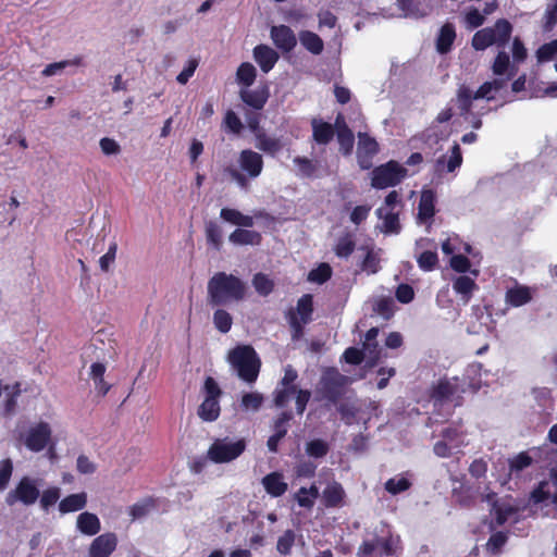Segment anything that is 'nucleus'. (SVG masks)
Instances as JSON below:
<instances>
[{"mask_svg":"<svg viewBox=\"0 0 557 557\" xmlns=\"http://www.w3.org/2000/svg\"><path fill=\"white\" fill-rule=\"evenodd\" d=\"M248 286L238 276L223 271L215 272L207 284V301L210 307H225L243 301Z\"/></svg>","mask_w":557,"mask_h":557,"instance_id":"1","label":"nucleus"},{"mask_svg":"<svg viewBox=\"0 0 557 557\" xmlns=\"http://www.w3.org/2000/svg\"><path fill=\"white\" fill-rule=\"evenodd\" d=\"M349 377L342 374L336 368H326L320 377L319 385L315 391V399L318 401H326L329 405L337 406L339 413L345 414L347 406L339 404L346 392Z\"/></svg>","mask_w":557,"mask_h":557,"instance_id":"2","label":"nucleus"},{"mask_svg":"<svg viewBox=\"0 0 557 557\" xmlns=\"http://www.w3.org/2000/svg\"><path fill=\"white\" fill-rule=\"evenodd\" d=\"M228 361L240 380L251 384L258 379L261 360L250 345H238L228 354Z\"/></svg>","mask_w":557,"mask_h":557,"instance_id":"3","label":"nucleus"},{"mask_svg":"<svg viewBox=\"0 0 557 557\" xmlns=\"http://www.w3.org/2000/svg\"><path fill=\"white\" fill-rule=\"evenodd\" d=\"M512 24L506 18H498L493 26L479 29L471 39V47L475 51H484L491 46L504 49L510 40Z\"/></svg>","mask_w":557,"mask_h":557,"instance_id":"4","label":"nucleus"},{"mask_svg":"<svg viewBox=\"0 0 557 557\" xmlns=\"http://www.w3.org/2000/svg\"><path fill=\"white\" fill-rule=\"evenodd\" d=\"M238 164L242 171L231 166L225 171L239 187L247 189L249 186L248 178L255 180L262 173L263 158L252 149H244L239 152Z\"/></svg>","mask_w":557,"mask_h":557,"instance_id":"5","label":"nucleus"},{"mask_svg":"<svg viewBox=\"0 0 557 557\" xmlns=\"http://www.w3.org/2000/svg\"><path fill=\"white\" fill-rule=\"evenodd\" d=\"M205 399L197 409L198 417L205 422H214L221 413L220 397L222 389L212 376H207L203 382Z\"/></svg>","mask_w":557,"mask_h":557,"instance_id":"6","label":"nucleus"},{"mask_svg":"<svg viewBox=\"0 0 557 557\" xmlns=\"http://www.w3.org/2000/svg\"><path fill=\"white\" fill-rule=\"evenodd\" d=\"M467 392L465 384L459 377L441 379L433 385L430 397L435 405L450 401L455 407L463 404V394Z\"/></svg>","mask_w":557,"mask_h":557,"instance_id":"7","label":"nucleus"},{"mask_svg":"<svg viewBox=\"0 0 557 557\" xmlns=\"http://www.w3.org/2000/svg\"><path fill=\"white\" fill-rule=\"evenodd\" d=\"M407 175V170L397 161L391 160L376 166L372 171L371 185L376 189H384L398 185Z\"/></svg>","mask_w":557,"mask_h":557,"instance_id":"8","label":"nucleus"},{"mask_svg":"<svg viewBox=\"0 0 557 557\" xmlns=\"http://www.w3.org/2000/svg\"><path fill=\"white\" fill-rule=\"evenodd\" d=\"M398 539L374 535L364 540L358 548V557H394L397 553Z\"/></svg>","mask_w":557,"mask_h":557,"instance_id":"9","label":"nucleus"},{"mask_svg":"<svg viewBox=\"0 0 557 557\" xmlns=\"http://www.w3.org/2000/svg\"><path fill=\"white\" fill-rule=\"evenodd\" d=\"M450 482L454 502L462 508L474 507L480 496V487L471 484L466 474L451 475Z\"/></svg>","mask_w":557,"mask_h":557,"instance_id":"10","label":"nucleus"},{"mask_svg":"<svg viewBox=\"0 0 557 557\" xmlns=\"http://www.w3.org/2000/svg\"><path fill=\"white\" fill-rule=\"evenodd\" d=\"M246 449L244 438L228 442L227 438L215 440L208 449V458L215 463H225L239 457Z\"/></svg>","mask_w":557,"mask_h":557,"instance_id":"11","label":"nucleus"},{"mask_svg":"<svg viewBox=\"0 0 557 557\" xmlns=\"http://www.w3.org/2000/svg\"><path fill=\"white\" fill-rule=\"evenodd\" d=\"M39 496L40 492L35 481L28 476H23L16 486L7 494L5 504L8 506H14L16 503H21L25 506H32L37 502Z\"/></svg>","mask_w":557,"mask_h":557,"instance_id":"12","label":"nucleus"},{"mask_svg":"<svg viewBox=\"0 0 557 557\" xmlns=\"http://www.w3.org/2000/svg\"><path fill=\"white\" fill-rule=\"evenodd\" d=\"M117 535L107 532L92 540L88 548V557H110L117 546Z\"/></svg>","mask_w":557,"mask_h":557,"instance_id":"13","label":"nucleus"},{"mask_svg":"<svg viewBox=\"0 0 557 557\" xmlns=\"http://www.w3.org/2000/svg\"><path fill=\"white\" fill-rule=\"evenodd\" d=\"M270 36L275 47L283 53L292 52L297 46V37L287 25H275L271 27Z\"/></svg>","mask_w":557,"mask_h":557,"instance_id":"14","label":"nucleus"},{"mask_svg":"<svg viewBox=\"0 0 557 557\" xmlns=\"http://www.w3.org/2000/svg\"><path fill=\"white\" fill-rule=\"evenodd\" d=\"M51 429L47 422H39L32 428L25 438V446L32 451H41L50 442Z\"/></svg>","mask_w":557,"mask_h":557,"instance_id":"15","label":"nucleus"},{"mask_svg":"<svg viewBox=\"0 0 557 557\" xmlns=\"http://www.w3.org/2000/svg\"><path fill=\"white\" fill-rule=\"evenodd\" d=\"M436 193L431 188H423L418 203L417 220L419 223H430L436 213Z\"/></svg>","mask_w":557,"mask_h":557,"instance_id":"16","label":"nucleus"},{"mask_svg":"<svg viewBox=\"0 0 557 557\" xmlns=\"http://www.w3.org/2000/svg\"><path fill=\"white\" fill-rule=\"evenodd\" d=\"M270 97L268 86H262L257 89L242 88L239 90L240 100L248 107L256 111H260L264 108Z\"/></svg>","mask_w":557,"mask_h":557,"instance_id":"17","label":"nucleus"},{"mask_svg":"<svg viewBox=\"0 0 557 557\" xmlns=\"http://www.w3.org/2000/svg\"><path fill=\"white\" fill-rule=\"evenodd\" d=\"M457 38L456 26L451 22L444 23L436 36L435 48L440 54H447L451 51Z\"/></svg>","mask_w":557,"mask_h":557,"instance_id":"18","label":"nucleus"},{"mask_svg":"<svg viewBox=\"0 0 557 557\" xmlns=\"http://www.w3.org/2000/svg\"><path fill=\"white\" fill-rule=\"evenodd\" d=\"M491 70L496 76L507 75V79H511L518 73V66L510 60L509 54L504 50H499L493 60Z\"/></svg>","mask_w":557,"mask_h":557,"instance_id":"19","label":"nucleus"},{"mask_svg":"<svg viewBox=\"0 0 557 557\" xmlns=\"http://www.w3.org/2000/svg\"><path fill=\"white\" fill-rule=\"evenodd\" d=\"M278 58V53L267 45L261 44L253 48V59L263 73H269Z\"/></svg>","mask_w":557,"mask_h":557,"instance_id":"20","label":"nucleus"},{"mask_svg":"<svg viewBox=\"0 0 557 557\" xmlns=\"http://www.w3.org/2000/svg\"><path fill=\"white\" fill-rule=\"evenodd\" d=\"M337 141L344 154H350L354 148L355 136L339 113L335 120Z\"/></svg>","mask_w":557,"mask_h":557,"instance_id":"21","label":"nucleus"},{"mask_svg":"<svg viewBox=\"0 0 557 557\" xmlns=\"http://www.w3.org/2000/svg\"><path fill=\"white\" fill-rule=\"evenodd\" d=\"M261 483L265 492L272 497H281L288 490V485L284 481L283 474L277 471L264 475Z\"/></svg>","mask_w":557,"mask_h":557,"instance_id":"22","label":"nucleus"},{"mask_svg":"<svg viewBox=\"0 0 557 557\" xmlns=\"http://www.w3.org/2000/svg\"><path fill=\"white\" fill-rule=\"evenodd\" d=\"M76 528L84 535L94 536L100 532L101 523L96 513L84 511L77 517Z\"/></svg>","mask_w":557,"mask_h":557,"instance_id":"23","label":"nucleus"},{"mask_svg":"<svg viewBox=\"0 0 557 557\" xmlns=\"http://www.w3.org/2000/svg\"><path fill=\"white\" fill-rule=\"evenodd\" d=\"M346 494L341 483L333 482L323 491V504L327 508L341 507L344 504Z\"/></svg>","mask_w":557,"mask_h":557,"instance_id":"24","label":"nucleus"},{"mask_svg":"<svg viewBox=\"0 0 557 557\" xmlns=\"http://www.w3.org/2000/svg\"><path fill=\"white\" fill-rule=\"evenodd\" d=\"M312 125V137L313 140L319 145H327L331 143L335 135V128L332 124L323 121L313 119Z\"/></svg>","mask_w":557,"mask_h":557,"instance_id":"25","label":"nucleus"},{"mask_svg":"<svg viewBox=\"0 0 557 557\" xmlns=\"http://www.w3.org/2000/svg\"><path fill=\"white\" fill-rule=\"evenodd\" d=\"M228 240L234 245H251V246H259L262 242V236L257 231H250L245 228H236L233 231L230 236Z\"/></svg>","mask_w":557,"mask_h":557,"instance_id":"26","label":"nucleus"},{"mask_svg":"<svg viewBox=\"0 0 557 557\" xmlns=\"http://www.w3.org/2000/svg\"><path fill=\"white\" fill-rule=\"evenodd\" d=\"M453 289L456 294L460 295V299L463 304H468L473 292L478 289V284L473 278L467 275H460L454 280Z\"/></svg>","mask_w":557,"mask_h":557,"instance_id":"27","label":"nucleus"},{"mask_svg":"<svg viewBox=\"0 0 557 557\" xmlns=\"http://www.w3.org/2000/svg\"><path fill=\"white\" fill-rule=\"evenodd\" d=\"M87 505V494L85 492L71 494L59 503V511L62 515L82 510Z\"/></svg>","mask_w":557,"mask_h":557,"instance_id":"28","label":"nucleus"},{"mask_svg":"<svg viewBox=\"0 0 557 557\" xmlns=\"http://www.w3.org/2000/svg\"><path fill=\"white\" fill-rule=\"evenodd\" d=\"M299 41L301 46L310 53L314 55H319L324 50V42L322 38L311 32V30H301L298 35Z\"/></svg>","mask_w":557,"mask_h":557,"instance_id":"29","label":"nucleus"},{"mask_svg":"<svg viewBox=\"0 0 557 557\" xmlns=\"http://www.w3.org/2000/svg\"><path fill=\"white\" fill-rule=\"evenodd\" d=\"M532 295L528 286L518 285L506 292L505 300L511 307H521L531 301Z\"/></svg>","mask_w":557,"mask_h":557,"instance_id":"30","label":"nucleus"},{"mask_svg":"<svg viewBox=\"0 0 557 557\" xmlns=\"http://www.w3.org/2000/svg\"><path fill=\"white\" fill-rule=\"evenodd\" d=\"M256 148L267 154L274 157L282 150L283 144L280 138L269 136L265 132H263L258 134L256 137Z\"/></svg>","mask_w":557,"mask_h":557,"instance_id":"31","label":"nucleus"},{"mask_svg":"<svg viewBox=\"0 0 557 557\" xmlns=\"http://www.w3.org/2000/svg\"><path fill=\"white\" fill-rule=\"evenodd\" d=\"M355 248V235L350 232H346L337 238L334 246V252L337 257L347 259L352 255Z\"/></svg>","mask_w":557,"mask_h":557,"instance_id":"32","label":"nucleus"},{"mask_svg":"<svg viewBox=\"0 0 557 557\" xmlns=\"http://www.w3.org/2000/svg\"><path fill=\"white\" fill-rule=\"evenodd\" d=\"M157 506V499L152 496H148L132 505L128 508V513L132 517V520L135 521L149 515V512L156 509Z\"/></svg>","mask_w":557,"mask_h":557,"instance_id":"33","label":"nucleus"},{"mask_svg":"<svg viewBox=\"0 0 557 557\" xmlns=\"http://www.w3.org/2000/svg\"><path fill=\"white\" fill-rule=\"evenodd\" d=\"M298 317V321L309 323L313 314V296L311 294H304L298 300L294 309Z\"/></svg>","mask_w":557,"mask_h":557,"instance_id":"34","label":"nucleus"},{"mask_svg":"<svg viewBox=\"0 0 557 557\" xmlns=\"http://www.w3.org/2000/svg\"><path fill=\"white\" fill-rule=\"evenodd\" d=\"M376 215L383 220V231L388 234H398L400 232L399 214L394 210L384 213V208L376 210Z\"/></svg>","mask_w":557,"mask_h":557,"instance_id":"35","label":"nucleus"},{"mask_svg":"<svg viewBox=\"0 0 557 557\" xmlns=\"http://www.w3.org/2000/svg\"><path fill=\"white\" fill-rule=\"evenodd\" d=\"M358 158L362 157L372 158L379 152V144L377 141L369 136L367 133L358 134Z\"/></svg>","mask_w":557,"mask_h":557,"instance_id":"36","label":"nucleus"},{"mask_svg":"<svg viewBox=\"0 0 557 557\" xmlns=\"http://www.w3.org/2000/svg\"><path fill=\"white\" fill-rule=\"evenodd\" d=\"M215 308L216 309L214 310L213 315H212L213 325L219 332L226 334L232 329L233 317L223 307H215Z\"/></svg>","mask_w":557,"mask_h":557,"instance_id":"37","label":"nucleus"},{"mask_svg":"<svg viewBox=\"0 0 557 557\" xmlns=\"http://www.w3.org/2000/svg\"><path fill=\"white\" fill-rule=\"evenodd\" d=\"M257 77L256 67L249 62H243L236 71V79L244 88L250 87Z\"/></svg>","mask_w":557,"mask_h":557,"instance_id":"38","label":"nucleus"},{"mask_svg":"<svg viewBox=\"0 0 557 557\" xmlns=\"http://www.w3.org/2000/svg\"><path fill=\"white\" fill-rule=\"evenodd\" d=\"M474 95L471 89L465 85L460 86L457 91V106L460 115L465 116L470 113Z\"/></svg>","mask_w":557,"mask_h":557,"instance_id":"39","label":"nucleus"},{"mask_svg":"<svg viewBox=\"0 0 557 557\" xmlns=\"http://www.w3.org/2000/svg\"><path fill=\"white\" fill-rule=\"evenodd\" d=\"M361 249L367 250V253L360 264L362 271L369 274H375L380 270V258L372 247L362 246Z\"/></svg>","mask_w":557,"mask_h":557,"instance_id":"40","label":"nucleus"},{"mask_svg":"<svg viewBox=\"0 0 557 557\" xmlns=\"http://www.w3.org/2000/svg\"><path fill=\"white\" fill-rule=\"evenodd\" d=\"M492 510L495 516V521L498 525L505 524L518 511L516 507L508 503L498 504L497 502L493 503Z\"/></svg>","mask_w":557,"mask_h":557,"instance_id":"41","label":"nucleus"},{"mask_svg":"<svg viewBox=\"0 0 557 557\" xmlns=\"http://www.w3.org/2000/svg\"><path fill=\"white\" fill-rule=\"evenodd\" d=\"M252 285L260 296H269L274 289V282L264 273H257L252 277Z\"/></svg>","mask_w":557,"mask_h":557,"instance_id":"42","label":"nucleus"},{"mask_svg":"<svg viewBox=\"0 0 557 557\" xmlns=\"http://www.w3.org/2000/svg\"><path fill=\"white\" fill-rule=\"evenodd\" d=\"M330 451L327 442L321 438H314L306 444V454L312 458H323Z\"/></svg>","mask_w":557,"mask_h":557,"instance_id":"43","label":"nucleus"},{"mask_svg":"<svg viewBox=\"0 0 557 557\" xmlns=\"http://www.w3.org/2000/svg\"><path fill=\"white\" fill-rule=\"evenodd\" d=\"M411 485H412V483L410 482L409 479H407L405 476H399V478L395 476V478L388 479L385 482L384 487H385L386 492H388L389 494L397 495V494L408 491L411 487Z\"/></svg>","mask_w":557,"mask_h":557,"instance_id":"44","label":"nucleus"},{"mask_svg":"<svg viewBox=\"0 0 557 557\" xmlns=\"http://www.w3.org/2000/svg\"><path fill=\"white\" fill-rule=\"evenodd\" d=\"M206 237L207 242L212 245L216 250L222 247V230L214 221L206 223Z\"/></svg>","mask_w":557,"mask_h":557,"instance_id":"45","label":"nucleus"},{"mask_svg":"<svg viewBox=\"0 0 557 557\" xmlns=\"http://www.w3.org/2000/svg\"><path fill=\"white\" fill-rule=\"evenodd\" d=\"M332 276V268L329 263H320L308 274V280L313 283L323 284Z\"/></svg>","mask_w":557,"mask_h":557,"instance_id":"46","label":"nucleus"},{"mask_svg":"<svg viewBox=\"0 0 557 557\" xmlns=\"http://www.w3.org/2000/svg\"><path fill=\"white\" fill-rule=\"evenodd\" d=\"M286 319H287L289 327H290L292 339L299 341L304 336V330H305V325L307 323H305L302 321H298V317L295 313L294 308H290L286 312Z\"/></svg>","mask_w":557,"mask_h":557,"instance_id":"47","label":"nucleus"},{"mask_svg":"<svg viewBox=\"0 0 557 557\" xmlns=\"http://www.w3.org/2000/svg\"><path fill=\"white\" fill-rule=\"evenodd\" d=\"M417 262L422 271H433L438 264V256L436 251L425 250L417 258Z\"/></svg>","mask_w":557,"mask_h":557,"instance_id":"48","label":"nucleus"},{"mask_svg":"<svg viewBox=\"0 0 557 557\" xmlns=\"http://www.w3.org/2000/svg\"><path fill=\"white\" fill-rule=\"evenodd\" d=\"M508 536L503 531H497L493 533L487 543H486V550L493 555H497L500 553L502 548L507 543Z\"/></svg>","mask_w":557,"mask_h":557,"instance_id":"49","label":"nucleus"},{"mask_svg":"<svg viewBox=\"0 0 557 557\" xmlns=\"http://www.w3.org/2000/svg\"><path fill=\"white\" fill-rule=\"evenodd\" d=\"M441 436L454 447H460L463 444V432L460 426L449 425L442 430Z\"/></svg>","mask_w":557,"mask_h":557,"instance_id":"50","label":"nucleus"},{"mask_svg":"<svg viewBox=\"0 0 557 557\" xmlns=\"http://www.w3.org/2000/svg\"><path fill=\"white\" fill-rule=\"evenodd\" d=\"M557 24V0L547 3L544 17H543V30L548 33L554 29Z\"/></svg>","mask_w":557,"mask_h":557,"instance_id":"51","label":"nucleus"},{"mask_svg":"<svg viewBox=\"0 0 557 557\" xmlns=\"http://www.w3.org/2000/svg\"><path fill=\"white\" fill-rule=\"evenodd\" d=\"M296 534L293 530H286L276 543V549L282 555H289L294 546Z\"/></svg>","mask_w":557,"mask_h":557,"instance_id":"52","label":"nucleus"},{"mask_svg":"<svg viewBox=\"0 0 557 557\" xmlns=\"http://www.w3.org/2000/svg\"><path fill=\"white\" fill-rule=\"evenodd\" d=\"M463 21L469 29H475L481 27L485 23L484 14H482L476 8H470L463 15Z\"/></svg>","mask_w":557,"mask_h":557,"instance_id":"53","label":"nucleus"},{"mask_svg":"<svg viewBox=\"0 0 557 557\" xmlns=\"http://www.w3.org/2000/svg\"><path fill=\"white\" fill-rule=\"evenodd\" d=\"M82 62H83V58L79 57V55L75 57L71 61L65 60V61L54 62V63L48 64L44 69L42 75L44 76H52V75H55L59 71L65 69L69 65H81Z\"/></svg>","mask_w":557,"mask_h":557,"instance_id":"54","label":"nucleus"},{"mask_svg":"<svg viewBox=\"0 0 557 557\" xmlns=\"http://www.w3.org/2000/svg\"><path fill=\"white\" fill-rule=\"evenodd\" d=\"M511 54L512 61L517 64V66L523 63L528 58V50L524 46V42L520 37H515L511 46Z\"/></svg>","mask_w":557,"mask_h":557,"instance_id":"55","label":"nucleus"},{"mask_svg":"<svg viewBox=\"0 0 557 557\" xmlns=\"http://www.w3.org/2000/svg\"><path fill=\"white\" fill-rule=\"evenodd\" d=\"M61 495V491L57 486L45 490L40 496V507L48 510L51 506L57 504Z\"/></svg>","mask_w":557,"mask_h":557,"instance_id":"56","label":"nucleus"},{"mask_svg":"<svg viewBox=\"0 0 557 557\" xmlns=\"http://www.w3.org/2000/svg\"><path fill=\"white\" fill-rule=\"evenodd\" d=\"M223 124H224L225 128H227L231 133L236 134V135L240 134L244 128V125H243L240 119L237 116V114L233 110L226 111L224 119H223Z\"/></svg>","mask_w":557,"mask_h":557,"instance_id":"57","label":"nucleus"},{"mask_svg":"<svg viewBox=\"0 0 557 557\" xmlns=\"http://www.w3.org/2000/svg\"><path fill=\"white\" fill-rule=\"evenodd\" d=\"M557 54V38L542 45L536 50V58L539 62L549 61Z\"/></svg>","mask_w":557,"mask_h":557,"instance_id":"58","label":"nucleus"},{"mask_svg":"<svg viewBox=\"0 0 557 557\" xmlns=\"http://www.w3.org/2000/svg\"><path fill=\"white\" fill-rule=\"evenodd\" d=\"M263 403V396L259 393H246L242 397L240 406L246 410H259Z\"/></svg>","mask_w":557,"mask_h":557,"instance_id":"59","label":"nucleus"},{"mask_svg":"<svg viewBox=\"0 0 557 557\" xmlns=\"http://www.w3.org/2000/svg\"><path fill=\"white\" fill-rule=\"evenodd\" d=\"M13 473V462L10 458L0 461V492L4 491Z\"/></svg>","mask_w":557,"mask_h":557,"instance_id":"60","label":"nucleus"},{"mask_svg":"<svg viewBox=\"0 0 557 557\" xmlns=\"http://www.w3.org/2000/svg\"><path fill=\"white\" fill-rule=\"evenodd\" d=\"M379 332L380 331L377 327H371L367 331L364 335L363 350L367 351L369 355H372V352H377L380 350L379 343L376 341Z\"/></svg>","mask_w":557,"mask_h":557,"instance_id":"61","label":"nucleus"},{"mask_svg":"<svg viewBox=\"0 0 557 557\" xmlns=\"http://www.w3.org/2000/svg\"><path fill=\"white\" fill-rule=\"evenodd\" d=\"M532 463V458L528 453L522 451L509 460V468L511 472L522 471Z\"/></svg>","mask_w":557,"mask_h":557,"instance_id":"62","label":"nucleus"},{"mask_svg":"<svg viewBox=\"0 0 557 557\" xmlns=\"http://www.w3.org/2000/svg\"><path fill=\"white\" fill-rule=\"evenodd\" d=\"M317 465L311 460H302L295 467V473L298 478L310 479L315 475Z\"/></svg>","mask_w":557,"mask_h":557,"instance_id":"63","label":"nucleus"},{"mask_svg":"<svg viewBox=\"0 0 557 557\" xmlns=\"http://www.w3.org/2000/svg\"><path fill=\"white\" fill-rule=\"evenodd\" d=\"M116 251H117V244L115 242H112L109 245L108 251L102 257H100L99 264H100V269L103 272H108L109 271L111 264L115 260Z\"/></svg>","mask_w":557,"mask_h":557,"instance_id":"64","label":"nucleus"}]
</instances>
